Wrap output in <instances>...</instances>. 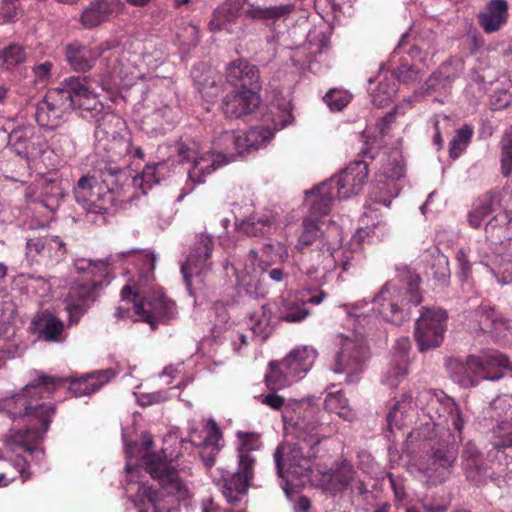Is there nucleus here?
<instances>
[{
	"mask_svg": "<svg viewBox=\"0 0 512 512\" xmlns=\"http://www.w3.org/2000/svg\"><path fill=\"white\" fill-rule=\"evenodd\" d=\"M411 401V395L409 393H405L402 395V400L397 401L393 408L389 411L386 416L387 427L391 433H394L395 430H401L405 425V413H406V404H409Z\"/></svg>",
	"mask_w": 512,
	"mask_h": 512,
	"instance_id": "nucleus-45",
	"label": "nucleus"
},
{
	"mask_svg": "<svg viewBox=\"0 0 512 512\" xmlns=\"http://www.w3.org/2000/svg\"><path fill=\"white\" fill-rule=\"evenodd\" d=\"M18 0H3L0 8V14L6 22H13L18 14L19 7L17 4Z\"/></svg>",
	"mask_w": 512,
	"mask_h": 512,
	"instance_id": "nucleus-62",
	"label": "nucleus"
},
{
	"mask_svg": "<svg viewBox=\"0 0 512 512\" xmlns=\"http://www.w3.org/2000/svg\"><path fill=\"white\" fill-rule=\"evenodd\" d=\"M160 166L162 164H147L140 175L134 174L135 188L141 189L145 194L154 184L159 183L157 173Z\"/></svg>",
	"mask_w": 512,
	"mask_h": 512,
	"instance_id": "nucleus-49",
	"label": "nucleus"
},
{
	"mask_svg": "<svg viewBox=\"0 0 512 512\" xmlns=\"http://www.w3.org/2000/svg\"><path fill=\"white\" fill-rule=\"evenodd\" d=\"M393 76L399 83L411 85L419 81V70L408 63H401L393 70Z\"/></svg>",
	"mask_w": 512,
	"mask_h": 512,
	"instance_id": "nucleus-57",
	"label": "nucleus"
},
{
	"mask_svg": "<svg viewBox=\"0 0 512 512\" xmlns=\"http://www.w3.org/2000/svg\"><path fill=\"white\" fill-rule=\"evenodd\" d=\"M64 97L71 102V110L97 111L102 106L94 92L88 87L85 77L71 76L63 80Z\"/></svg>",
	"mask_w": 512,
	"mask_h": 512,
	"instance_id": "nucleus-22",
	"label": "nucleus"
},
{
	"mask_svg": "<svg viewBox=\"0 0 512 512\" xmlns=\"http://www.w3.org/2000/svg\"><path fill=\"white\" fill-rule=\"evenodd\" d=\"M419 283L418 275H409L401 285L387 282L373 299L374 310L385 321L401 325L409 319L411 308L422 302Z\"/></svg>",
	"mask_w": 512,
	"mask_h": 512,
	"instance_id": "nucleus-3",
	"label": "nucleus"
},
{
	"mask_svg": "<svg viewBox=\"0 0 512 512\" xmlns=\"http://www.w3.org/2000/svg\"><path fill=\"white\" fill-rule=\"evenodd\" d=\"M356 472L353 466L344 461L342 462L331 476V482L335 484L339 490H346L353 482Z\"/></svg>",
	"mask_w": 512,
	"mask_h": 512,
	"instance_id": "nucleus-51",
	"label": "nucleus"
},
{
	"mask_svg": "<svg viewBox=\"0 0 512 512\" xmlns=\"http://www.w3.org/2000/svg\"><path fill=\"white\" fill-rule=\"evenodd\" d=\"M464 69V63L461 58L451 57L447 61L443 62L436 70L437 75L442 76L444 80L452 83L456 78L459 77L460 73Z\"/></svg>",
	"mask_w": 512,
	"mask_h": 512,
	"instance_id": "nucleus-53",
	"label": "nucleus"
},
{
	"mask_svg": "<svg viewBox=\"0 0 512 512\" xmlns=\"http://www.w3.org/2000/svg\"><path fill=\"white\" fill-rule=\"evenodd\" d=\"M26 52L20 45H10L0 53V66L7 70L13 69L26 60Z\"/></svg>",
	"mask_w": 512,
	"mask_h": 512,
	"instance_id": "nucleus-48",
	"label": "nucleus"
},
{
	"mask_svg": "<svg viewBox=\"0 0 512 512\" xmlns=\"http://www.w3.org/2000/svg\"><path fill=\"white\" fill-rule=\"evenodd\" d=\"M442 405L448 414V420L457 431L442 430L430 440V448L420 471L431 485L444 483L452 474L457 462L459 445L462 441L461 432L464 425L462 413L453 399L447 397Z\"/></svg>",
	"mask_w": 512,
	"mask_h": 512,
	"instance_id": "nucleus-2",
	"label": "nucleus"
},
{
	"mask_svg": "<svg viewBox=\"0 0 512 512\" xmlns=\"http://www.w3.org/2000/svg\"><path fill=\"white\" fill-rule=\"evenodd\" d=\"M309 315V310L305 307V301L286 300L281 310L280 319L288 323H299Z\"/></svg>",
	"mask_w": 512,
	"mask_h": 512,
	"instance_id": "nucleus-46",
	"label": "nucleus"
},
{
	"mask_svg": "<svg viewBox=\"0 0 512 512\" xmlns=\"http://www.w3.org/2000/svg\"><path fill=\"white\" fill-rule=\"evenodd\" d=\"M451 85L447 80H444L442 76H438L435 71L425 82V93L430 94L432 92L445 90Z\"/></svg>",
	"mask_w": 512,
	"mask_h": 512,
	"instance_id": "nucleus-61",
	"label": "nucleus"
},
{
	"mask_svg": "<svg viewBox=\"0 0 512 512\" xmlns=\"http://www.w3.org/2000/svg\"><path fill=\"white\" fill-rule=\"evenodd\" d=\"M468 361H462L459 358H451L447 361L446 367L455 379L461 384L476 385L477 380L470 379L468 370Z\"/></svg>",
	"mask_w": 512,
	"mask_h": 512,
	"instance_id": "nucleus-52",
	"label": "nucleus"
},
{
	"mask_svg": "<svg viewBox=\"0 0 512 512\" xmlns=\"http://www.w3.org/2000/svg\"><path fill=\"white\" fill-rule=\"evenodd\" d=\"M322 225V222L313 217H307L303 220V229L295 245L297 252H303V250H307L313 244L321 245L320 240L330 241V235H327L322 230Z\"/></svg>",
	"mask_w": 512,
	"mask_h": 512,
	"instance_id": "nucleus-38",
	"label": "nucleus"
},
{
	"mask_svg": "<svg viewBox=\"0 0 512 512\" xmlns=\"http://www.w3.org/2000/svg\"><path fill=\"white\" fill-rule=\"evenodd\" d=\"M219 452L218 445L202 446L200 450V457L206 467H211L215 463V457Z\"/></svg>",
	"mask_w": 512,
	"mask_h": 512,
	"instance_id": "nucleus-64",
	"label": "nucleus"
},
{
	"mask_svg": "<svg viewBox=\"0 0 512 512\" xmlns=\"http://www.w3.org/2000/svg\"><path fill=\"white\" fill-rule=\"evenodd\" d=\"M473 129L464 125L456 131L455 136L449 143V156L452 159H457L461 153L467 148L471 141Z\"/></svg>",
	"mask_w": 512,
	"mask_h": 512,
	"instance_id": "nucleus-47",
	"label": "nucleus"
},
{
	"mask_svg": "<svg viewBox=\"0 0 512 512\" xmlns=\"http://www.w3.org/2000/svg\"><path fill=\"white\" fill-rule=\"evenodd\" d=\"M499 205L500 199L497 191H488L480 195L474 201L472 209L468 214L470 226L479 228L484 218L493 213Z\"/></svg>",
	"mask_w": 512,
	"mask_h": 512,
	"instance_id": "nucleus-35",
	"label": "nucleus"
},
{
	"mask_svg": "<svg viewBox=\"0 0 512 512\" xmlns=\"http://www.w3.org/2000/svg\"><path fill=\"white\" fill-rule=\"evenodd\" d=\"M176 313L175 302L160 292L135 304V314L139 316L140 321L149 324L152 330H155L160 322L174 318Z\"/></svg>",
	"mask_w": 512,
	"mask_h": 512,
	"instance_id": "nucleus-17",
	"label": "nucleus"
},
{
	"mask_svg": "<svg viewBox=\"0 0 512 512\" xmlns=\"http://www.w3.org/2000/svg\"><path fill=\"white\" fill-rule=\"evenodd\" d=\"M99 52L79 42L68 44L65 48V58L70 67L77 72H87L95 64Z\"/></svg>",
	"mask_w": 512,
	"mask_h": 512,
	"instance_id": "nucleus-33",
	"label": "nucleus"
},
{
	"mask_svg": "<svg viewBox=\"0 0 512 512\" xmlns=\"http://www.w3.org/2000/svg\"><path fill=\"white\" fill-rule=\"evenodd\" d=\"M103 183L96 175L83 176L74 188L76 201L88 212L106 213L116 202V197L102 187Z\"/></svg>",
	"mask_w": 512,
	"mask_h": 512,
	"instance_id": "nucleus-12",
	"label": "nucleus"
},
{
	"mask_svg": "<svg viewBox=\"0 0 512 512\" xmlns=\"http://www.w3.org/2000/svg\"><path fill=\"white\" fill-rule=\"evenodd\" d=\"M361 263V254H354L351 251H343L340 264L343 272H348L351 268L357 267Z\"/></svg>",
	"mask_w": 512,
	"mask_h": 512,
	"instance_id": "nucleus-63",
	"label": "nucleus"
},
{
	"mask_svg": "<svg viewBox=\"0 0 512 512\" xmlns=\"http://www.w3.org/2000/svg\"><path fill=\"white\" fill-rule=\"evenodd\" d=\"M508 3L506 0H490L486 11L478 15V22L484 32L498 31L508 21Z\"/></svg>",
	"mask_w": 512,
	"mask_h": 512,
	"instance_id": "nucleus-32",
	"label": "nucleus"
},
{
	"mask_svg": "<svg viewBox=\"0 0 512 512\" xmlns=\"http://www.w3.org/2000/svg\"><path fill=\"white\" fill-rule=\"evenodd\" d=\"M259 103L256 90L235 89L224 96L221 107L226 117L238 119L252 113Z\"/></svg>",
	"mask_w": 512,
	"mask_h": 512,
	"instance_id": "nucleus-23",
	"label": "nucleus"
},
{
	"mask_svg": "<svg viewBox=\"0 0 512 512\" xmlns=\"http://www.w3.org/2000/svg\"><path fill=\"white\" fill-rule=\"evenodd\" d=\"M142 464L159 488L153 493L150 489L144 491L146 498L141 500L138 512H179V503L190 497V491L172 458L168 460L164 450L162 454L149 452L143 455Z\"/></svg>",
	"mask_w": 512,
	"mask_h": 512,
	"instance_id": "nucleus-1",
	"label": "nucleus"
},
{
	"mask_svg": "<svg viewBox=\"0 0 512 512\" xmlns=\"http://www.w3.org/2000/svg\"><path fill=\"white\" fill-rule=\"evenodd\" d=\"M63 82L59 87L50 90L36 106L35 120L42 128L53 130L58 128L65 113L71 110V102L64 97Z\"/></svg>",
	"mask_w": 512,
	"mask_h": 512,
	"instance_id": "nucleus-15",
	"label": "nucleus"
},
{
	"mask_svg": "<svg viewBox=\"0 0 512 512\" xmlns=\"http://www.w3.org/2000/svg\"><path fill=\"white\" fill-rule=\"evenodd\" d=\"M101 283L97 281L74 285L70 288L66 299V310L69 315V325L77 324L88 311L97 297Z\"/></svg>",
	"mask_w": 512,
	"mask_h": 512,
	"instance_id": "nucleus-19",
	"label": "nucleus"
},
{
	"mask_svg": "<svg viewBox=\"0 0 512 512\" xmlns=\"http://www.w3.org/2000/svg\"><path fill=\"white\" fill-rule=\"evenodd\" d=\"M432 276L437 281L445 284L450 277V269L448 258L444 255H438L434 257L431 264Z\"/></svg>",
	"mask_w": 512,
	"mask_h": 512,
	"instance_id": "nucleus-59",
	"label": "nucleus"
},
{
	"mask_svg": "<svg viewBox=\"0 0 512 512\" xmlns=\"http://www.w3.org/2000/svg\"><path fill=\"white\" fill-rule=\"evenodd\" d=\"M95 151L102 158L99 164L114 165L132 153V143L124 121L114 113H105L97 120Z\"/></svg>",
	"mask_w": 512,
	"mask_h": 512,
	"instance_id": "nucleus-5",
	"label": "nucleus"
},
{
	"mask_svg": "<svg viewBox=\"0 0 512 512\" xmlns=\"http://www.w3.org/2000/svg\"><path fill=\"white\" fill-rule=\"evenodd\" d=\"M236 437L239 441L237 470L223 473L221 479L222 493L233 505L242 500L253 481L256 458L252 452L260 449L262 445L260 435L255 432L238 431Z\"/></svg>",
	"mask_w": 512,
	"mask_h": 512,
	"instance_id": "nucleus-4",
	"label": "nucleus"
},
{
	"mask_svg": "<svg viewBox=\"0 0 512 512\" xmlns=\"http://www.w3.org/2000/svg\"><path fill=\"white\" fill-rule=\"evenodd\" d=\"M368 358L367 347L362 340L343 338L340 351L335 357L333 371L345 374L348 382L354 381V376L361 373Z\"/></svg>",
	"mask_w": 512,
	"mask_h": 512,
	"instance_id": "nucleus-13",
	"label": "nucleus"
},
{
	"mask_svg": "<svg viewBox=\"0 0 512 512\" xmlns=\"http://www.w3.org/2000/svg\"><path fill=\"white\" fill-rule=\"evenodd\" d=\"M250 264L245 263L241 271L234 263L226 262L224 269L229 275L230 270L236 277L237 284L242 287L250 296H257L261 286V275L268 272V276L275 282H281L284 271L281 268H273L268 271L269 263L266 260L258 259V252L251 249L248 253Z\"/></svg>",
	"mask_w": 512,
	"mask_h": 512,
	"instance_id": "nucleus-9",
	"label": "nucleus"
},
{
	"mask_svg": "<svg viewBox=\"0 0 512 512\" xmlns=\"http://www.w3.org/2000/svg\"><path fill=\"white\" fill-rule=\"evenodd\" d=\"M447 313L440 308L422 307L415 324V339L420 352L440 346L446 330Z\"/></svg>",
	"mask_w": 512,
	"mask_h": 512,
	"instance_id": "nucleus-10",
	"label": "nucleus"
},
{
	"mask_svg": "<svg viewBox=\"0 0 512 512\" xmlns=\"http://www.w3.org/2000/svg\"><path fill=\"white\" fill-rule=\"evenodd\" d=\"M248 0H225L213 13L209 22L211 31L226 30L232 32V25L239 18L241 11Z\"/></svg>",
	"mask_w": 512,
	"mask_h": 512,
	"instance_id": "nucleus-30",
	"label": "nucleus"
},
{
	"mask_svg": "<svg viewBox=\"0 0 512 512\" xmlns=\"http://www.w3.org/2000/svg\"><path fill=\"white\" fill-rule=\"evenodd\" d=\"M177 152L182 160L193 161V166L188 171V178L194 184L204 183L206 175L221 167L218 160L211 159L210 153L199 156V147L195 142L179 143Z\"/></svg>",
	"mask_w": 512,
	"mask_h": 512,
	"instance_id": "nucleus-20",
	"label": "nucleus"
},
{
	"mask_svg": "<svg viewBox=\"0 0 512 512\" xmlns=\"http://www.w3.org/2000/svg\"><path fill=\"white\" fill-rule=\"evenodd\" d=\"M39 331V338L46 342H60L64 331V323L49 311H44L32 321Z\"/></svg>",
	"mask_w": 512,
	"mask_h": 512,
	"instance_id": "nucleus-37",
	"label": "nucleus"
},
{
	"mask_svg": "<svg viewBox=\"0 0 512 512\" xmlns=\"http://www.w3.org/2000/svg\"><path fill=\"white\" fill-rule=\"evenodd\" d=\"M114 377L115 372L112 369L87 373L78 379L72 380L69 385V391L76 397L91 395Z\"/></svg>",
	"mask_w": 512,
	"mask_h": 512,
	"instance_id": "nucleus-28",
	"label": "nucleus"
},
{
	"mask_svg": "<svg viewBox=\"0 0 512 512\" xmlns=\"http://www.w3.org/2000/svg\"><path fill=\"white\" fill-rule=\"evenodd\" d=\"M98 171L103 183L102 187H105V190L114 195L116 199L121 196V192L125 189L135 188L134 174L127 167L120 168L111 164H98Z\"/></svg>",
	"mask_w": 512,
	"mask_h": 512,
	"instance_id": "nucleus-25",
	"label": "nucleus"
},
{
	"mask_svg": "<svg viewBox=\"0 0 512 512\" xmlns=\"http://www.w3.org/2000/svg\"><path fill=\"white\" fill-rule=\"evenodd\" d=\"M287 370L276 361L269 363V371L265 375V383L269 390L276 391L291 384Z\"/></svg>",
	"mask_w": 512,
	"mask_h": 512,
	"instance_id": "nucleus-44",
	"label": "nucleus"
},
{
	"mask_svg": "<svg viewBox=\"0 0 512 512\" xmlns=\"http://www.w3.org/2000/svg\"><path fill=\"white\" fill-rule=\"evenodd\" d=\"M501 170L504 177L510 176L512 172V127L502 139Z\"/></svg>",
	"mask_w": 512,
	"mask_h": 512,
	"instance_id": "nucleus-55",
	"label": "nucleus"
},
{
	"mask_svg": "<svg viewBox=\"0 0 512 512\" xmlns=\"http://www.w3.org/2000/svg\"><path fill=\"white\" fill-rule=\"evenodd\" d=\"M351 94L340 89H330L323 97L324 102L333 111H341L351 101Z\"/></svg>",
	"mask_w": 512,
	"mask_h": 512,
	"instance_id": "nucleus-54",
	"label": "nucleus"
},
{
	"mask_svg": "<svg viewBox=\"0 0 512 512\" xmlns=\"http://www.w3.org/2000/svg\"><path fill=\"white\" fill-rule=\"evenodd\" d=\"M462 458L467 478L477 484L485 482L488 468L484 464L478 448L468 443L462 452Z\"/></svg>",
	"mask_w": 512,
	"mask_h": 512,
	"instance_id": "nucleus-36",
	"label": "nucleus"
},
{
	"mask_svg": "<svg viewBox=\"0 0 512 512\" xmlns=\"http://www.w3.org/2000/svg\"><path fill=\"white\" fill-rule=\"evenodd\" d=\"M60 382V378L40 374L36 379L24 386L23 392L28 400L34 404V402L36 403L40 399L50 397Z\"/></svg>",
	"mask_w": 512,
	"mask_h": 512,
	"instance_id": "nucleus-40",
	"label": "nucleus"
},
{
	"mask_svg": "<svg viewBox=\"0 0 512 512\" xmlns=\"http://www.w3.org/2000/svg\"><path fill=\"white\" fill-rule=\"evenodd\" d=\"M250 330L255 338L260 342L265 341L272 332V327L269 324V317L264 311L261 313H254L250 318Z\"/></svg>",
	"mask_w": 512,
	"mask_h": 512,
	"instance_id": "nucleus-50",
	"label": "nucleus"
},
{
	"mask_svg": "<svg viewBox=\"0 0 512 512\" xmlns=\"http://www.w3.org/2000/svg\"><path fill=\"white\" fill-rule=\"evenodd\" d=\"M119 8L117 0H94L82 12L81 24L91 29L113 17Z\"/></svg>",
	"mask_w": 512,
	"mask_h": 512,
	"instance_id": "nucleus-29",
	"label": "nucleus"
},
{
	"mask_svg": "<svg viewBox=\"0 0 512 512\" xmlns=\"http://www.w3.org/2000/svg\"><path fill=\"white\" fill-rule=\"evenodd\" d=\"M225 79L235 89H260L257 66L244 59L229 63L226 68Z\"/></svg>",
	"mask_w": 512,
	"mask_h": 512,
	"instance_id": "nucleus-24",
	"label": "nucleus"
},
{
	"mask_svg": "<svg viewBox=\"0 0 512 512\" xmlns=\"http://www.w3.org/2000/svg\"><path fill=\"white\" fill-rule=\"evenodd\" d=\"M284 429L287 436H291L307 444L308 446L316 447L320 443V436L318 434V427L320 425V419L316 414L313 407H307L302 415H299L296 419L293 417L288 418L284 415Z\"/></svg>",
	"mask_w": 512,
	"mask_h": 512,
	"instance_id": "nucleus-18",
	"label": "nucleus"
},
{
	"mask_svg": "<svg viewBox=\"0 0 512 512\" xmlns=\"http://www.w3.org/2000/svg\"><path fill=\"white\" fill-rule=\"evenodd\" d=\"M55 410L52 404H32L23 391L0 399V412L6 413L13 420L20 417L31 418V421L40 423L44 431H48Z\"/></svg>",
	"mask_w": 512,
	"mask_h": 512,
	"instance_id": "nucleus-11",
	"label": "nucleus"
},
{
	"mask_svg": "<svg viewBox=\"0 0 512 512\" xmlns=\"http://www.w3.org/2000/svg\"><path fill=\"white\" fill-rule=\"evenodd\" d=\"M34 134L33 127H23L10 134V143L18 155L29 158L34 154L36 151Z\"/></svg>",
	"mask_w": 512,
	"mask_h": 512,
	"instance_id": "nucleus-43",
	"label": "nucleus"
},
{
	"mask_svg": "<svg viewBox=\"0 0 512 512\" xmlns=\"http://www.w3.org/2000/svg\"><path fill=\"white\" fill-rule=\"evenodd\" d=\"M317 357L316 350L311 346H302L291 351L281 362L288 375L298 377L301 373L309 371Z\"/></svg>",
	"mask_w": 512,
	"mask_h": 512,
	"instance_id": "nucleus-34",
	"label": "nucleus"
},
{
	"mask_svg": "<svg viewBox=\"0 0 512 512\" xmlns=\"http://www.w3.org/2000/svg\"><path fill=\"white\" fill-rule=\"evenodd\" d=\"M272 216L269 213H252L238 224L239 230L248 236L259 237L268 234L272 228Z\"/></svg>",
	"mask_w": 512,
	"mask_h": 512,
	"instance_id": "nucleus-42",
	"label": "nucleus"
},
{
	"mask_svg": "<svg viewBox=\"0 0 512 512\" xmlns=\"http://www.w3.org/2000/svg\"><path fill=\"white\" fill-rule=\"evenodd\" d=\"M213 247V240L209 235H198L185 263L181 266L183 280L190 295L203 284L202 276L211 270L210 258Z\"/></svg>",
	"mask_w": 512,
	"mask_h": 512,
	"instance_id": "nucleus-8",
	"label": "nucleus"
},
{
	"mask_svg": "<svg viewBox=\"0 0 512 512\" xmlns=\"http://www.w3.org/2000/svg\"><path fill=\"white\" fill-rule=\"evenodd\" d=\"M347 399L341 392L329 393L324 401L325 409L330 413L337 414L346 405Z\"/></svg>",
	"mask_w": 512,
	"mask_h": 512,
	"instance_id": "nucleus-60",
	"label": "nucleus"
},
{
	"mask_svg": "<svg viewBox=\"0 0 512 512\" xmlns=\"http://www.w3.org/2000/svg\"><path fill=\"white\" fill-rule=\"evenodd\" d=\"M37 425V427L33 426L25 430H10L5 439V446L13 453L24 451L43 454V451L34 445L43 438L47 431L43 430L40 423H37Z\"/></svg>",
	"mask_w": 512,
	"mask_h": 512,
	"instance_id": "nucleus-26",
	"label": "nucleus"
},
{
	"mask_svg": "<svg viewBox=\"0 0 512 512\" xmlns=\"http://www.w3.org/2000/svg\"><path fill=\"white\" fill-rule=\"evenodd\" d=\"M395 93L394 85H391L389 82H380L375 93L372 94V102L376 106L383 107L392 100Z\"/></svg>",
	"mask_w": 512,
	"mask_h": 512,
	"instance_id": "nucleus-58",
	"label": "nucleus"
},
{
	"mask_svg": "<svg viewBox=\"0 0 512 512\" xmlns=\"http://www.w3.org/2000/svg\"><path fill=\"white\" fill-rule=\"evenodd\" d=\"M67 253L65 242L55 235L30 237L26 240L27 260L37 263L53 264L61 261Z\"/></svg>",
	"mask_w": 512,
	"mask_h": 512,
	"instance_id": "nucleus-16",
	"label": "nucleus"
},
{
	"mask_svg": "<svg viewBox=\"0 0 512 512\" xmlns=\"http://www.w3.org/2000/svg\"><path fill=\"white\" fill-rule=\"evenodd\" d=\"M334 188V178L323 182L314 187L311 191L306 192L305 201L309 206L311 216H324L331 210L333 201L332 190Z\"/></svg>",
	"mask_w": 512,
	"mask_h": 512,
	"instance_id": "nucleus-31",
	"label": "nucleus"
},
{
	"mask_svg": "<svg viewBox=\"0 0 512 512\" xmlns=\"http://www.w3.org/2000/svg\"><path fill=\"white\" fill-rule=\"evenodd\" d=\"M270 139V132L264 128L251 129L247 134L235 131H224L215 140L214 146L218 150L216 155L210 154L221 166L235 161L250 148L258 149Z\"/></svg>",
	"mask_w": 512,
	"mask_h": 512,
	"instance_id": "nucleus-6",
	"label": "nucleus"
},
{
	"mask_svg": "<svg viewBox=\"0 0 512 512\" xmlns=\"http://www.w3.org/2000/svg\"><path fill=\"white\" fill-rule=\"evenodd\" d=\"M294 10V3H287L269 7H262L250 4L249 8L244 13L247 18L252 20L277 21L282 18H287Z\"/></svg>",
	"mask_w": 512,
	"mask_h": 512,
	"instance_id": "nucleus-41",
	"label": "nucleus"
},
{
	"mask_svg": "<svg viewBox=\"0 0 512 512\" xmlns=\"http://www.w3.org/2000/svg\"><path fill=\"white\" fill-rule=\"evenodd\" d=\"M321 245H316L315 248L310 250H303L298 252L299 257L296 260L299 270L305 273L309 278L316 280V275L322 271L323 276L337 266V259L335 257L336 249L332 246L330 241L320 240Z\"/></svg>",
	"mask_w": 512,
	"mask_h": 512,
	"instance_id": "nucleus-14",
	"label": "nucleus"
},
{
	"mask_svg": "<svg viewBox=\"0 0 512 512\" xmlns=\"http://www.w3.org/2000/svg\"><path fill=\"white\" fill-rule=\"evenodd\" d=\"M398 345L401 346V351L392 359L384 378V382L391 388L397 387L407 375L409 341L408 339L399 340Z\"/></svg>",
	"mask_w": 512,
	"mask_h": 512,
	"instance_id": "nucleus-39",
	"label": "nucleus"
},
{
	"mask_svg": "<svg viewBox=\"0 0 512 512\" xmlns=\"http://www.w3.org/2000/svg\"><path fill=\"white\" fill-rule=\"evenodd\" d=\"M315 447L302 442H284L274 452V461L279 477L285 474L300 478L312 472V459Z\"/></svg>",
	"mask_w": 512,
	"mask_h": 512,
	"instance_id": "nucleus-7",
	"label": "nucleus"
},
{
	"mask_svg": "<svg viewBox=\"0 0 512 512\" xmlns=\"http://www.w3.org/2000/svg\"><path fill=\"white\" fill-rule=\"evenodd\" d=\"M468 370L470 379L478 377L482 379L497 380L502 377V374L490 376L488 369L491 367H505L510 368L509 358L497 351H493L483 355L482 357L470 355L467 357Z\"/></svg>",
	"mask_w": 512,
	"mask_h": 512,
	"instance_id": "nucleus-27",
	"label": "nucleus"
},
{
	"mask_svg": "<svg viewBox=\"0 0 512 512\" xmlns=\"http://www.w3.org/2000/svg\"><path fill=\"white\" fill-rule=\"evenodd\" d=\"M369 174L368 164L363 160L352 161L342 171L334 186L338 189L339 198L346 199L358 194L367 182Z\"/></svg>",
	"mask_w": 512,
	"mask_h": 512,
	"instance_id": "nucleus-21",
	"label": "nucleus"
},
{
	"mask_svg": "<svg viewBox=\"0 0 512 512\" xmlns=\"http://www.w3.org/2000/svg\"><path fill=\"white\" fill-rule=\"evenodd\" d=\"M383 171L386 177L392 180H398L404 175L405 166L399 153L395 152L388 156L383 164Z\"/></svg>",
	"mask_w": 512,
	"mask_h": 512,
	"instance_id": "nucleus-56",
	"label": "nucleus"
}]
</instances>
